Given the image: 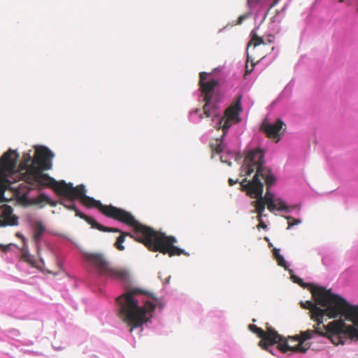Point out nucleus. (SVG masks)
Segmentation results:
<instances>
[{"instance_id":"f704fd0d","label":"nucleus","mask_w":358,"mask_h":358,"mask_svg":"<svg viewBox=\"0 0 358 358\" xmlns=\"http://www.w3.org/2000/svg\"><path fill=\"white\" fill-rule=\"evenodd\" d=\"M251 71H252V70H248V67L246 66V71H245V73H250Z\"/></svg>"},{"instance_id":"bb28decb","label":"nucleus","mask_w":358,"mask_h":358,"mask_svg":"<svg viewBox=\"0 0 358 358\" xmlns=\"http://www.w3.org/2000/svg\"><path fill=\"white\" fill-rule=\"evenodd\" d=\"M263 213L264 211H261V214L259 215V213H257V220L259 221V224L257 225V228L259 229L260 228L266 229L267 228V225L263 222L262 217H263Z\"/></svg>"},{"instance_id":"72a5a7b5","label":"nucleus","mask_w":358,"mask_h":358,"mask_svg":"<svg viewBox=\"0 0 358 358\" xmlns=\"http://www.w3.org/2000/svg\"><path fill=\"white\" fill-rule=\"evenodd\" d=\"M280 0H274V1L273 2L271 6H274L276 3H278V2Z\"/></svg>"},{"instance_id":"4468645a","label":"nucleus","mask_w":358,"mask_h":358,"mask_svg":"<svg viewBox=\"0 0 358 358\" xmlns=\"http://www.w3.org/2000/svg\"><path fill=\"white\" fill-rule=\"evenodd\" d=\"M18 157L16 151L10 149L3 154L0 162V181H6L9 176L15 173Z\"/></svg>"},{"instance_id":"4be33fe9","label":"nucleus","mask_w":358,"mask_h":358,"mask_svg":"<svg viewBox=\"0 0 358 358\" xmlns=\"http://www.w3.org/2000/svg\"><path fill=\"white\" fill-rule=\"evenodd\" d=\"M45 231V227L40 222H36L34 226V241L38 243Z\"/></svg>"},{"instance_id":"423d86ee","label":"nucleus","mask_w":358,"mask_h":358,"mask_svg":"<svg viewBox=\"0 0 358 358\" xmlns=\"http://www.w3.org/2000/svg\"><path fill=\"white\" fill-rule=\"evenodd\" d=\"M331 323L332 322L324 325L323 323L317 322L313 326V329H308L305 331H301L299 336L296 335L294 338L290 339L292 342H298L296 346L290 345L287 342L282 344L280 343V351L284 353L288 351L305 353L310 348V345L309 343H305V341L313 338L315 335L327 338L336 345H339L341 341L338 337V333L331 330L329 327Z\"/></svg>"},{"instance_id":"cd10ccee","label":"nucleus","mask_w":358,"mask_h":358,"mask_svg":"<svg viewBox=\"0 0 358 358\" xmlns=\"http://www.w3.org/2000/svg\"><path fill=\"white\" fill-rule=\"evenodd\" d=\"M288 220H292V222H288V228H290L292 227H293L294 225H296V224H298L299 223H301V220H298V219H294V218H292V217H288Z\"/></svg>"},{"instance_id":"5701e85b","label":"nucleus","mask_w":358,"mask_h":358,"mask_svg":"<svg viewBox=\"0 0 358 358\" xmlns=\"http://www.w3.org/2000/svg\"><path fill=\"white\" fill-rule=\"evenodd\" d=\"M43 202H46L50 206L55 207L57 206V202L52 200L49 196L45 195V194H39L36 198L34 200V203L40 204Z\"/></svg>"},{"instance_id":"2f4dec72","label":"nucleus","mask_w":358,"mask_h":358,"mask_svg":"<svg viewBox=\"0 0 358 358\" xmlns=\"http://www.w3.org/2000/svg\"><path fill=\"white\" fill-rule=\"evenodd\" d=\"M245 18L246 17L245 15H241L238 19V24H241Z\"/></svg>"},{"instance_id":"7ed1b4c3","label":"nucleus","mask_w":358,"mask_h":358,"mask_svg":"<svg viewBox=\"0 0 358 358\" xmlns=\"http://www.w3.org/2000/svg\"><path fill=\"white\" fill-rule=\"evenodd\" d=\"M264 179L257 180H248L244 178L241 182V189L246 192L252 199H256V201H253L251 205L255 207V212L259 213L264 211L266 205L268 210L273 213L274 210H282L287 208L285 203L281 199H275L274 194L270 192L269 189L271 186L268 188L266 185V192L264 196H262L264 189V183L262 182Z\"/></svg>"},{"instance_id":"9b49d317","label":"nucleus","mask_w":358,"mask_h":358,"mask_svg":"<svg viewBox=\"0 0 358 358\" xmlns=\"http://www.w3.org/2000/svg\"><path fill=\"white\" fill-rule=\"evenodd\" d=\"M29 183H36L39 186L52 188L56 194L64 197L71 182L66 183L64 180L57 181L48 174L43 173V171H33L27 178Z\"/></svg>"},{"instance_id":"c85d7f7f","label":"nucleus","mask_w":358,"mask_h":358,"mask_svg":"<svg viewBox=\"0 0 358 358\" xmlns=\"http://www.w3.org/2000/svg\"><path fill=\"white\" fill-rule=\"evenodd\" d=\"M249 6L252 7L256 4L259 3L258 0H247Z\"/></svg>"},{"instance_id":"f257e3e1","label":"nucleus","mask_w":358,"mask_h":358,"mask_svg":"<svg viewBox=\"0 0 358 358\" xmlns=\"http://www.w3.org/2000/svg\"><path fill=\"white\" fill-rule=\"evenodd\" d=\"M131 216L133 220L131 224H128L124 222H122L133 227L134 234L122 231L118 228L108 227L105 226L104 228L110 230H100L103 232L120 234L114 243V246L117 250L123 251L125 248L122 244L125 241V238L130 237L136 241L143 243L150 251L159 252L164 255H169V257L187 255L182 249L174 245V243L177 242V240L174 236H166L164 233L157 231L152 228L138 222L131 213Z\"/></svg>"},{"instance_id":"39448f33","label":"nucleus","mask_w":358,"mask_h":358,"mask_svg":"<svg viewBox=\"0 0 358 358\" xmlns=\"http://www.w3.org/2000/svg\"><path fill=\"white\" fill-rule=\"evenodd\" d=\"M320 302L327 305L328 317L336 318L339 315L344 316L346 320L350 321L355 328L358 329V306L351 305L338 294L331 292V289L319 288L315 294Z\"/></svg>"},{"instance_id":"7c9ffc66","label":"nucleus","mask_w":358,"mask_h":358,"mask_svg":"<svg viewBox=\"0 0 358 358\" xmlns=\"http://www.w3.org/2000/svg\"><path fill=\"white\" fill-rule=\"evenodd\" d=\"M238 182V180H234L231 178L229 179V184L230 186H233Z\"/></svg>"},{"instance_id":"aec40b11","label":"nucleus","mask_w":358,"mask_h":358,"mask_svg":"<svg viewBox=\"0 0 358 358\" xmlns=\"http://www.w3.org/2000/svg\"><path fill=\"white\" fill-rule=\"evenodd\" d=\"M225 135H222L220 138L213 139L210 143L212 153L220 154L223 150V138Z\"/></svg>"},{"instance_id":"4c0bfd02","label":"nucleus","mask_w":358,"mask_h":358,"mask_svg":"<svg viewBox=\"0 0 358 358\" xmlns=\"http://www.w3.org/2000/svg\"><path fill=\"white\" fill-rule=\"evenodd\" d=\"M301 282V279H299V281H298V283H300Z\"/></svg>"},{"instance_id":"a211bd4d","label":"nucleus","mask_w":358,"mask_h":358,"mask_svg":"<svg viewBox=\"0 0 358 358\" xmlns=\"http://www.w3.org/2000/svg\"><path fill=\"white\" fill-rule=\"evenodd\" d=\"M284 127H285V123L280 119H278L273 124L264 122L261 129L268 138L275 139V142H278L280 139V136L282 134L281 131Z\"/></svg>"},{"instance_id":"6ab92c4d","label":"nucleus","mask_w":358,"mask_h":358,"mask_svg":"<svg viewBox=\"0 0 358 358\" xmlns=\"http://www.w3.org/2000/svg\"><path fill=\"white\" fill-rule=\"evenodd\" d=\"M1 217L6 225L15 226L18 223V218L13 214L11 207L6 208L2 213Z\"/></svg>"},{"instance_id":"ddd939ff","label":"nucleus","mask_w":358,"mask_h":358,"mask_svg":"<svg viewBox=\"0 0 358 358\" xmlns=\"http://www.w3.org/2000/svg\"><path fill=\"white\" fill-rule=\"evenodd\" d=\"M319 288L326 289L324 287L318 285H311L310 287V292L316 303L310 301H306L304 303H302L301 304L303 308L310 310V317L313 320L319 322V323H323L324 316H328V306L320 303L315 294Z\"/></svg>"},{"instance_id":"412c9836","label":"nucleus","mask_w":358,"mask_h":358,"mask_svg":"<svg viewBox=\"0 0 358 358\" xmlns=\"http://www.w3.org/2000/svg\"><path fill=\"white\" fill-rule=\"evenodd\" d=\"M31 157L29 153H24L22 157V162L21 166L23 169H27L29 172L33 173L32 166H35Z\"/></svg>"},{"instance_id":"b1692460","label":"nucleus","mask_w":358,"mask_h":358,"mask_svg":"<svg viewBox=\"0 0 358 358\" xmlns=\"http://www.w3.org/2000/svg\"><path fill=\"white\" fill-rule=\"evenodd\" d=\"M273 255L278 262V264L285 268H287V263L282 255L280 254V250L277 248L273 249Z\"/></svg>"},{"instance_id":"f03ea898","label":"nucleus","mask_w":358,"mask_h":358,"mask_svg":"<svg viewBox=\"0 0 358 358\" xmlns=\"http://www.w3.org/2000/svg\"><path fill=\"white\" fill-rule=\"evenodd\" d=\"M138 295H143L157 301V298L153 293L138 287L129 288L124 294L117 298L120 306L119 316L130 327V332L146 323L156 307L155 304L150 301H146L144 306H139L136 299Z\"/></svg>"},{"instance_id":"dca6fc26","label":"nucleus","mask_w":358,"mask_h":358,"mask_svg":"<svg viewBox=\"0 0 358 358\" xmlns=\"http://www.w3.org/2000/svg\"><path fill=\"white\" fill-rule=\"evenodd\" d=\"M54 154L48 148L41 146L36 149V155L33 160L35 166L33 171H47L52 169V159Z\"/></svg>"},{"instance_id":"f8f14e48","label":"nucleus","mask_w":358,"mask_h":358,"mask_svg":"<svg viewBox=\"0 0 358 358\" xmlns=\"http://www.w3.org/2000/svg\"><path fill=\"white\" fill-rule=\"evenodd\" d=\"M242 96L238 95L236 100L224 111V115L219 120L217 129L224 132L226 135L229 129L234 124L241 122L240 113L242 111L241 107Z\"/></svg>"},{"instance_id":"a878e982","label":"nucleus","mask_w":358,"mask_h":358,"mask_svg":"<svg viewBox=\"0 0 358 358\" xmlns=\"http://www.w3.org/2000/svg\"><path fill=\"white\" fill-rule=\"evenodd\" d=\"M252 38L248 45V48H249L250 45H253L254 47H256L261 44H264V39L262 37L258 36L256 34V33H254L253 31L252 32Z\"/></svg>"},{"instance_id":"473e14b6","label":"nucleus","mask_w":358,"mask_h":358,"mask_svg":"<svg viewBox=\"0 0 358 358\" xmlns=\"http://www.w3.org/2000/svg\"><path fill=\"white\" fill-rule=\"evenodd\" d=\"M27 257H28V254H27L26 252H22V257L23 259H24L25 260H27Z\"/></svg>"},{"instance_id":"2eb2a0df","label":"nucleus","mask_w":358,"mask_h":358,"mask_svg":"<svg viewBox=\"0 0 358 358\" xmlns=\"http://www.w3.org/2000/svg\"><path fill=\"white\" fill-rule=\"evenodd\" d=\"M331 330L338 333L339 344H344L348 338H358V329L352 325H347L342 319L335 320L329 326Z\"/></svg>"},{"instance_id":"c9c22d12","label":"nucleus","mask_w":358,"mask_h":358,"mask_svg":"<svg viewBox=\"0 0 358 358\" xmlns=\"http://www.w3.org/2000/svg\"><path fill=\"white\" fill-rule=\"evenodd\" d=\"M344 1H345V0H339V2H340V3H343V2H344Z\"/></svg>"},{"instance_id":"c756f323","label":"nucleus","mask_w":358,"mask_h":358,"mask_svg":"<svg viewBox=\"0 0 358 358\" xmlns=\"http://www.w3.org/2000/svg\"><path fill=\"white\" fill-rule=\"evenodd\" d=\"M220 160L223 163H226L227 164H228L229 166H231V162L227 160V159H224V157L223 156H221L220 157Z\"/></svg>"},{"instance_id":"393cba45","label":"nucleus","mask_w":358,"mask_h":358,"mask_svg":"<svg viewBox=\"0 0 358 358\" xmlns=\"http://www.w3.org/2000/svg\"><path fill=\"white\" fill-rule=\"evenodd\" d=\"M273 255L278 262V264L285 268H287V263L282 255L280 254V250L277 248L273 249Z\"/></svg>"},{"instance_id":"9d476101","label":"nucleus","mask_w":358,"mask_h":358,"mask_svg":"<svg viewBox=\"0 0 358 358\" xmlns=\"http://www.w3.org/2000/svg\"><path fill=\"white\" fill-rule=\"evenodd\" d=\"M208 73L201 72L199 73V85L201 92V96L205 102L203 110V114L206 117H210L213 115L217 116V107L215 105H211V101L213 96L214 90L218 85V81L216 80H210L206 81Z\"/></svg>"},{"instance_id":"1a4fd4ad","label":"nucleus","mask_w":358,"mask_h":358,"mask_svg":"<svg viewBox=\"0 0 358 358\" xmlns=\"http://www.w3.org/2000/svg\"><path fill=\"white\" fill-rule=\"evenodd\" d=\"M248 329L262 339L259 343V345L263 349L271 352V350H270V347L273 344H278V348L280 350V343L282 344L287 342L292 346H296L298 343V342H292L290 341L293 337H289L287 340H284L283 338L271 327H267L266 330L264 331L262 328L258 327L256 325L250 324L248 326Z\"/></svg>"},{"instance_id":"58836bf2","label":"nucleus","mask_w":358,"mask_h":358,"mask_svg":"<svg viewBox=\"0 0 358 358\" xmlns=\"http://www.w3.org/2000/svg\"><path fill=\"white\" fill-rule=\"evenodd\" d=\"M301 282V279H299V281H298V283H300Z\"/></svg>"},{"instance_id":"6e6552de","label":"nucleus","mask_w":358,"mask_h":358,"mask_svg":"<svg viewBox=\"0 0 358 358\" xmlns=\"http://www.w3.org/2000/svg\"><path fill=\"white\" fill-rule=\"evenodd\" d=\"M83 257L100 275L122 281L129 279V274L126 269L113 267L107 258L101 253L84 252Z\"/></svg>"},{"instance_id":"e433bc0d","label":"nucleus","mask_w":358,"mask_h":358,"mask_svg":"<svg viewBox=\"0 0 358 358\" xmlns=\"http://www.w3.org/2000/svg\"><path fill=\"white\" fill-rule=\"evenodd\" d=\"M269 247H271L272 246V244L271 243H269L268 244Z\"/></svg>"},{"instance_id":"f3484780","label":"nucleus","mask_w":358,"mask_h":358,"mask_svg":"<svg viewBox=\"0 0 358 358\" xmlns=\"http://www.w3.org/2000/svg\"><path fill=\"white\" fill-rule=\"evenodd\" d=\"M68 201H62L59 202V203L62 206H64L68 210H73L76 213V216L79 217L80 218L84 220L85 222H87L90 225H91V227L93 229H96L97 230H106L109 231L110 229L104 228V226L97 222L92 217L84 214L83 213L80 212L76 206L72 203L73 201H70L69 198H66Z\"/></svg>"},{"instance_id":"20e7f679","label":"nucleus","mask_w":358,"mask_h":358,"mask_svg":"<svg viewBox=\"0 0 358 358\" xmlns=\"http://www.w3.org/2000/svg\"><path fill=\"white\" fill-rule=\"evenodd\" d=\"M64 197L69 198L70 201H74L78 199L86 207L96 208L106 217L117 221L131 224L133 220L131 213L113 205H103L100 201L87 196L84 185L73 187L71 183Z\"/></svg>"},{"instance_id":"0eeeda50","label":"nucleus","mask_w":358,"mask_h":358,"mask_svg":"<svg viewBox=\"0 0 358 358\" xmlns=\"http://www.w3.org/2000/svg\"><path fill=\"white\" fill-rule=\"evenodd\" d=\"M264 153L261 149L250 150L244 159L242 169L248 176L255 172L252 180L264 179L268 188L275 184L276 178L271 169L264 166Z\"/></svg>"}]
</instances>
